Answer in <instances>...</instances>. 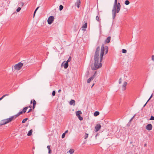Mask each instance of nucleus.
<instances>
[{"label":"nucleus","instance_id":"obj_1","mask_svg":"<svg viewBox=\"0 0 154 154\" xmlns=\"http://www.w3.org/2000/svg\"><path fill=\"white\" fill-rule=\"evenodd\" d=\"M100 51V47L98 46L96 49L94 55V66L92 65H91V68L93 70H96L102 66L101 62L99 63Z\"/></svg>","mask_w":154,"mask_h":154},{"label":"nucleus","instance_id":"obj_2","mask_svg":"<svg viewBox=\"0 0 154 154\" xmlns=\"http://www.w3.org/2000/svg\"><path fill=\"white\" fill-rule=\"evenodd\" d=\"M121 8V4L119 2L117 3V0H115L113 9L112 10V18H115L117 13L119 12Z\"/></svg>","mask_w":154,"mask_h":154},{"label":"nucleus","instance_id":"obj_3","mask_svg":"<svg viewBox=\"0 0 154 154\" xmlns=\"http://www.w3.org/2000/svg\"><path fill=\"white\" fill-rule=\"evenodd\" d=\"M108 48L107 46H104V45L103 44L101 46L100 57V62H101L103 59V57L104 55L105 52V54H106L108 52Z\"/></svg>","mask_w":154,"mask_h":154},{"label":"nucleus","instance_id":"obj_4","mask_svg":"<svg viewBox=\"0 0 154 154\" xmlns=\"http://www.w3.org/2000/svg\"><path fill=\"white\" fill-rule=\"evenodd\" d=\"M23 66V63L21 62H19L14 66V68L15 70H19Z\"/></svg>","mask_w":154,"mask_h":154},{"label":"nucleus","instance_id":"obj_5","mask_svg":"<svg viewBox=\"0 0 154 154\" xmlns=\"http://www.w3.org/2000/svg\"><path fill=\"white\" fill-rule=\"evenodd\" d=\"M54 17L53 16H50L47 20L48 23L49 24H52L54 20Z\"/></svg>","mask_w":154,"mask_h":154},{"label":"nucleus","instance_id":"obj_6","mask_svg":"<svg viewBox=\"0 0 154 154\" xmlns=\"http://www.w3.org/2000/svg\"><path fill=\"white\" fill-rule=\"evenodd\" d=\"M69 66L68 63L67 62H66V61H63L61 65V66L62 67L63 66H64V68L65 69H66Z\"/></svg>","mask_w":154,"mask_h":154},{"label":"nucleus","instance_id":"obj_7","mask_svg":"<svg viewBox=\"0 0 154 154\" xmlns=\"http://www.w3.org/2000/svg\"><path fill=\"white\" fill-rule=\"evenodd\" d=\"M152 124H149L146 125V128L148 131H150L152 129Z\"/></svg>","mask_w":154,"mask_h":154},{"label":"nucleus","instance_id":"obj_8","mask_svg":"<svg viewBox=\"0 0 154 154\" xmlns=\"http://www.w3.org/2000/svg\"><path fill=\"white\" fill-rule=\"evenodd\" d=\"M101 127V126L100 124H97L96 125L95 127V131L96 132L100 130Z\"/></svg>","mask_w":154,"mask_h":154},{"label":"nucleus","instance_id":"obj_9","mask_svg":"<svg viewBox=\"0 0 154 154\" xmlns=\"http://www.w3.org/2000/svg\"><path fill=\"white\" fill-rule=\"evenodd\" d=\"M32 100L33 101V102L32 100H31L30 104H32V103H33V106H32V109H34L35 108V105L36 104V102L34 99H33Z\"/></svg>","mask_w":154,"mask_h":154},{"label":"nucleus","instance_id":"obj_10","mask_svg":"<svg viewBox=\"0 0 154 154\" xmlns=\"http://www.w3.org/2000/svg\"><path fill=\"white\" fill-rule=\"evenodd\" d=\"M111 39L110 36H108L105 40L104 43L105 44L109 43L110 42Z\"/></svg>","mask_w":154,"mask_h":154},{"label":"nucleus","instance_id":"obj_11","mask_svg":"<svg viewBox=\"0 0 154 154\" xmlns=\"http://www.w3.org/2000/svg\"><path fill=\"white\" fill-rule=\"evenodd\" d=\"M127 83L126 82H124L122 86V89L124 91L126 89V86L127 85Z\"/></svg>","mask_w":154,"mask_h":154},{"label":"nucleus","instance_id":"obj_12","mask_svg":"<svg viewBox=\"0 0 154 154\" xmlns=\"http://www.w3.org/2000/svg\"><path fill=\"white\" fill-rule=\"evenodd\" d=\"M6 121L5 119L1 120L0 122V125H2L7 124L6 122H5Z\"/></svg>","mask_w":154,"mask_h":154},{"label":"nucleus","instance_id":"obj_13","mask_svg":"<svg viewBox=\"0 0 154 154\" xmlns=\"http://www.w3.org/2000/svg\"><path fill=\"white\" fill-rule=\"evenodd\" d=\"M81 3L80 0H77L76 4L77 7L78 8H79L80 6V4Z\"/></svg>","mask_w":154,"mask_h":154},{"label":"nucleus","instance_id":"obj_14","mask_svg":"<svg viewBox=\"0 0 154 154\" xmlns=\"http://www.w3.org/2000/svg\"><path fill=\"white\" fill-rule=\"evenodd\" d=\"M69 104L70 105L74 106L75 105V101L74 100H71L69 102Z\"/></svg>","mask_w":154,"mask_h":154},{"label":"nucleus","instance_id":"obj_15","mask_svg":"<svg viewBox=\"0 0 154 154\" xmlns=\"http://www.w3.org/2000/svg\"><path fill=\"white\" fill-rule=\"evenodd\" d=\"M82 114V112L80 110L77 111L76 112V116L78 117Z\"/></svg>","mask_w":154,"mask_h":154},{"label":"nucleus","instance_id":"obj_16","mask_svg":"<svg viewBox=\"0 0 154 154\" xmlns=\"http://www.w3.org/2000/svg\"><path fill=\"white\" fill-rule=\"evenodd\" d=\"M5 120L6 121L5 122H6L7 124L11 122L12 121L10 117L8 119H5Z\"/></svg>","mask_w":154,"mask_h":154},{"label":"nucleus","instance_id":"obj_17","mask_svg":"<svg viewBox=\"0 0 154 154\" xmlns=\"http://www.w3.org/2000/svg\"><path fill=\"white\" fill-rule=\"evenodd\" d=\"M18 116L17 115H16L11 116L10 117V118H11V120L12 121L14 120Z\"/></svg>","mask_w":154,"mask_h":154},{"label":"nucleus","instance_id":"obj_18","mask_svg":"<svg viewBox=\"0 0 154 154\" xmlns=\"http://www.w3.org/2000/svg\"><path fill=\"white\" fill-rule=\"evenodd\" d=\"M32 130L31 129L29 131L27 134L28 136H30L32 134Z\"/></svg>","mask_w":154,"mask_h":154},{"label":"nucleus","instance_id":"obj_19","mask_svg":"<svg viewBox=\"0 0 154 154\" xmlns=\"http://www.w3.org/2000/svg\"><path fill=\"white\" fill-rule=\"evenodd\" d=\"M100 114V112H99L97 111H95L94 114V116H97L98 115H99Z\"/></svg>","mask_w":154,"mask_h":154},{"label":"nucleus","instance_id":"obj_20","mask_svg":"<svg viewBox=\"0 0 154 154\" xmlns=\"http://www.w3.org/2000/svg\"><path fill=\"white\" fill-rule=\"evenodd\" d=\"M28 108H29V107H28V106H26V107H25L23 109V111H22L23 112V113H25L26 112L27 109Z\"/></svg>","mask_w":154,"mask_h":154},{"label":"nucleus","instance_id":"obj_21","mask_svg":"<svg viewBox=\"0 0 154 154\" xmlns=\"http://www.w3.org/2000/svg\"><path fill=\"white\" fill-rule=\"evenodd\" d=\"M99 16H100L99 13V12H98L97 14V15L96 17V20L98 22H100V20H99Z\"/></svg>","mask_w":154,"mask_h":154},{"label":"nucleus","instance_id":"obj_22","mask_svg":"<svg viewBox=\"0 0 154 154\" xmlns=\"http://www.w3.org/2000/svg\"><path fill=\"white\" fill-rule=\"evenodd\" d=\"M94 79L93 78V77H91L90 78H89L87 81V82L88 83H89L90 82L91 80H93Z\"/></svg>","mask_w":154,"mask_h":154},{"label":"nucleus","instance_id":"obj_23","mask_svg":"<svg viewBox=\"0 0 154 154\" xmlns=\"http://www.w3.org/2000/svg\"><path fill=\"white\" fill-rule=\"evenodd\" d=\"M87 22H86L84 25H83L82 27L84 29H86L87 28Z\"/></svg>","mask_w":154,"mask_h":154},{"label":"nucleus","instance_id":"obj_24","mask_svg":"<svg viewBox=\"0 0 154 154\" xmlns=\"http://www.w3.org/2000/svg\"><path fill=\"white\" fill-rule=\"evenodd\" d=\"M74 149H70L69 151V152L70 154H73L74 153Z\"/></svg>","mask_w":154,"mask_h":154},{"label":"nucleus","instance_id":"obj_25","mask_svg":"<svg viewBox=\"0 0 154 154\" xmlns=\"http://www.w3.org/2000/svg\"><path fill=\"white\" fill-rule=\"evenodd\" d=\"M130 4L129 1L128 0H126L125 2V4L126 5H128Z\"/></svg>","mask_w":154,"mask_h":154},{"label":"nucleus","instance_id":"obj_26","mask_svg":"<svg viewBox=\"0 0 154 154\" xmlns=\"http://www.w3.org/2000/svg\"><path fill=\"white\" fill-rule=\"evenodd\" d=\"M39 8V7H37L36 9H35V11H34V13H33V17H34V16H35V13L36 12V11H37V10H38V8Z\"/></svg>","mask_w":154,"mask_h":154},{"label":"nucleus","instance_id":"obj_27","mask_svg":"<svg viewBox=\"0 0 154 154\" xmlns=\"http://www.w3.org/2000/svg\"><path fill=\"white\" fill-rule=\"evenodd\" d=\"M28 120V118H26L24 119L22 121V123H24L25 122Z\"/></svg>","mask_w":154,"mask_h":154},{"label":"nucleus","instance_id":"obj_28","mask_svg":"<svg viewBox=\"0 0 154 154\" xmlns=\"http://www.w3.org/2000/svg\"><path fill=\"white\" fill-rule=\"evenodd\" d=\"M63 8V6L62 5H60L59 6V10L61 11L62 10Z\"/></svg>","mask_w":154,"mask_h":154},{"label":"nucleus","instance_id":"obj_29","mask_svg":"<svg viewBox=\"0 0 154 154\" xmlns=\"http://www.w3.org/2000/svg\"><path fill=\"white\" fill-rule=\"evenodd\" d=\"M79 119L80 121H82L83 120V118L81 116H79L77 117Z\"/></svg>","mask_w":154,"mask_h":154},{"label":"nucleus","instance_id":"obj_30","mask_svg":"<svg viewBox=\"0 0 154 154\" xmlns=\"http://www.w3.org/2000/svg\"><path fill=\"white\" fill-rule=\"evenodd\" d=\"M127 50L126 49H123L122 50V52L123 53L125 54L127 52Z\"/></svg>","mask_w":154,"mask_h":154},{"label":"nucleus","instance_id":"obj_31","mask_svg":"<svg viewBox=\"0 0 154 154\" xmlns=\"http://www.w3.org/2000/svg\"><path fill=\"white\" fill-rule=\"evenodd\" d=\"M23 113V112L22 111H21L20 112L18 113L17 114V116H18L19 115L22 114Z\"/></svg>","mask_w":154,"mask_h":154},{"label":"nucleus","instance_id":"obj_32","mask_svg":"<svg viewBox=\"0 0 154 154\" xmlns=\"http://www.w3.org/2000/svg\"><path fill=\"white\" fill-rule=\"evenodd\" d=\"M150 120H154V116H151L150 118L149 119Z\"/></svg>","mask_w":154,"mask_h":154},{"label":"nucleus","instance_id":"obj_33","mask_svg":"<svg viewBox=\"0 0 154 154\" xmlns=\"http://www.w3.org/2000/svg\"><path fill=\"white\" fill-rule=\"evenodd\" d=\"M88 136V134L87 133H85L84 136V138L85 139L87 138Z\"/></svg>","mask_w":154,"mask_h":154},{"label":"nucleus","instance_id":"obj_34","mask_svg":"<svg viewBox=\"0 0 154 154\" xmlns=\"http://www.w3.org/2000/svg\"><path fill=\"white\" fill-rule=\"evenodd\" d=\"M96 75H97V71H95V72H94V74L93 75L91 76L92 77H93V78L94 79V77H95L96 76Z\"/></svg>","mask_w":154,"mask_h":154},{"label":"nucleus","instance_id":"obj_35","mask_svg":"<svg viewBox=\"0 0 154 154\" xmlns=\"http://www.w3.org/2000/svg\"><path fill=\"white\" fill-rule=\"evenodd\" d=\"M56 94V92L54 90L52 91V95L53 96H55Z\"/></svg>","mask_w":154,"mask_h":154},{"label":"nucleus","instance_id":"obj_36","mask_svg":"<svg viewBox=\"0 0 154 154\" xmlns=\"http://www.w3.org/2000/svg\"><path fill=\"white\" fill-rule=\"evenodd\" d=\"M21 9V8H20V7H18V8H17V9L16 11H17V12H19V11H20V10Z\"/></svg>","mask_w":154,"mask_h":154},{"label":"nucleus","instance_id":"obj_37","mask_svg":"<svg viewBox=\"0 0 154 154\" xmlns=\"http://www.w3.org/2000/svg\"><path fill=\"white\" fill-rule=\"evenodd\" d=\"M71 56H69V57L68 59L66 61V62H67L68 63L69 62H70L71 61Z\"/></svg>","mask_w":154,"mask_h":154},{"label":"nucleus","instance_id":"obj_38","mask_svg":"<svg viewBox=\"0 0 154 154\" xmlns=\"http://www.w3.org/2000/svg\"><path fill=\"white\" fill-rule=\"evenodd\" d=\"M135 115H134L132 117V118L130 119V120L129 121V122H131V121H132V120L134 118L135 116Z\"/></svg>","mask_w":154,"mask_h":154},{"label":"nucleus","instance_id":"obj_39","mask_svg":"<svg viewBox=\"0 0 154 154\" xmlns=\"http://www.w3.org/2000/svg\"><path fill=\"white\" fill-rule=\"evenodd\" d=\"M119 84H121L122 83V78H121L119 79Z\"/></svg>","mask_w":154,"mask_h":154},{"label":"nucleus","instance_id":"obj_40","mask_svg":"<svg viewBox=\"0 0 154 154\" xmlns=\"http://www.w3.org/2000/svg\"><path fill=\"white\" fill-rule=\"evenodd\" d=\"M65 136V133H63L61 137L62 138H64Z\"/></svg>","mask_w":154,"mask_h":154},{"label":"nucleus","instance_id":"obj_41","mask_svg":"<svg viewBox=\"0 0 154 154\" xmlns=\"http://www.w3.org/2000/svg\"><path fill=\"white\" fill-rule=\"evenodd\" d=\"M32 109H31V108H30L29 110H28V111L27 112V113H29L30 112H31V111H32Z\"/></svg>","mask_w":154,"mask_h":154},{"label":"nucleus","instance_id":"obj_42","mask_svg":"<svg viewBox=\"0 0 154 154\" xmlns=\"http://www.w3.org/2000/svg\"><path fill=\"white\" fill-rule=\"evenodd\" d=\"M51 152H52V151H51V149H48V153L49 154H50L51 153Z\"/></svg>","mask_w":154,"mask_h":154},{"label":"nucleus","instance_id":"obj_43","mask_svg":"<svg viewBox=\"0 0 154 154\" xmlns=\"http://www.w3.org/2000/svg\"><path fill=\"white\" fill-rule=\"evenodd\" d=\"M50 146H51L50 145H48L47 146V148L48 149V150L51 149Z\"/></svg>","mask_w":154,"mask_h":154},{"label":"nucleus","instance_id":"obj_44","mask_svg":"<svg viewBox=\"0 0 154 154\" xmlns=\"http://www.w3.org/2000/svg\"><path fill=\"white\" fill-rule=\"evenodd\" d=\"M152 60L154 61V55H153L152 56Z\"/></svg>","mask_w":154,"mask_h":154},{"label":"nucleus","instance_id":"obj_45","mask_svg":"<svg viewBox=\"0 0 154 154\" xmlns=\"http://www.w3.org/2000/svg\"><path fill=\"white\" fill-rule=\"evenodd\" d=\"M9 95V94H5V95H4L3 96V97H4V98L6 96H8Z\"/></svg>","mask_w":154,"mask_h":154},{"label":"nucleus","instance_id":"obj_46","mask_svg":"<svg viewBox=\"0 0 154 154\" xmlns=\"http://www.w3.org/2000/svg\"><path fill=\"white\" fill-rule=\"evenodd\" d=\"M147 103H148V102L147 101L146 102V103H145V104L143 105V108L144 107H145V106H146V105L147 104Z\"/></svg>","mask_w":154,"mask_h":154},{"label":"nucleus","instance_id":"obj_47","mask_svg":"<svg viewBox=\"0 0 154 154\" xmlns=\"http://www.w3.org/2000/svg\"><path fill=\"white\" fill-rule=\"evenodd\" d=\"M68 132V130H66V131L64 133H65V134H66V133H67Z\"/></svg>","mask_w":154,"mask_h":154},{"label":"nucleus","instance_id":"obj_48","mask_svg":"<svg viewBox=\"0 0 154 154\" xmlns=\"http://www.w3.org/2000/svg\"><path fill=\"white\" fill-rule=\"evenodd\" d=\"M4 98V97L2 96V97L0 98V101L2 100Z\"/></svg>","mask_w":154,"mask_h":154},{"label":"nucleus","instance_id":"obj_49","mask_svg":"<svg viewBox=\"0 0 154 154\" xmlns=\"http://www.w3.org/2000/svg\"><path fill=\"white\" fill-rule=\"evenodd\" d=\"M151 98H150V97H149V99L147 101V102H148L151 99Z\"/></svg>","mask_w":154,"mask_h":154},{"label":"nucleus","instance_id":"obj_50","mask_svg":"<svg viewBox=\"0 0 154 154\" xmlns=\"http://www.w3.org/2000/svg\"><path fill=\"white\" fill-rule=\"evenodd\" d=\"M99 135V134H97L96 136H95V137H96H96L97 136H98Z\"/></svg>","mask_w":154,"mask_h":154},{"label":"nucleus","instance_id":"obj_51","mask_svg":"<svg viewBox=\"0 0 154 154\" xmlns=\"http://www.w3.org/2000/svg\"><path fill=\"white\" fill-rule=\"evenodd\" d=\"M153 93H152V94H151V96H150V98H152L153 96Z\"/></svg>","mask_w":154,"mask_h":154},{"label":"nucleus","instance_id":"obj_52","mask_svg":"<svg viewBox=\"0 0 154 154\" xmlns=\"http://www.w3.org/2000/svg\"><path fill=\"white\" fill-rule=\"evenodd\" d=\"M28 107H29L31 108L32 107V106L31 105H30Z\"/></svg>","mask_w":154,"mask_h":154},{"label":"nucleus","instance_id":"obj_53","mask_svg":"<svg viewBox=\"0 0 154 154\" xmlns=\"http://www.w3.org/2000/svg\"><path fill=\"white\" fill-rule=\"evenodd\" d=\"M146 146H147V144H146L145 143V144H144V146L145 147Z\"/></svg>","mask_w":154,"mask_h":154},{"label":"nucleus","instance_id":"obj_54","mask_svg":"<svg viewBox=\"0 0 154 154\" xmlns=\"http://www.w3.org/2000/svg\"><path fill=\"white\" fill-rule=\"evenodd\" d=\"M61 91V90L60 89H59V90L58 91V92H60Z\"/></svg>","mask_w":154,"mask_h":154},{"label":"nucleus","instance_id":"obj_55","mask_svg":"<svg viewBox=\"0 0 154 154\" xmlns=\"http://www.w3.org/2000/svg\"><path fill=\"white\" fill-rule=\"evenodd\" d=\"M127 126H129L130 125V124H129V123H128L127 124Z\"/></svg>","mask_w":154,"mask_h":154},{"label":"nucleus","instance_id":"obj_56","mask_svg":"<svg viewBox=\"0 0 154 154\" xmlns=\"http://www.w3.org/2000/svg\"><path fill=\"white\" fill-rule=\"evenodd\" d=\"M24 5V3H22V6H23Z\"/></svg>","mask_w":154,"mask_h":154},{"label":"nucleus","instance_id":"obj_57","mask_svg":"<svg viewBox=\"0 0 154 154\" xmlns=\"http://www.w3.org/2000/svg\"><path fill=\"white\" fill-rule=\"evenodd\" d=\"M94 84H93V85H92V86H91V88L94 85Z\"/></svg>","mask_w":154,"mask_h":154},{"label":"nucleus","instance_id":"obj_58","mask_svg":"<svg viewBox=\"0 0 154 154\" xmlns=\"http://www.w3.org/2000/svg\"><path fill=\"white\" fill-rule=\"evenodd\" d=\"M132 143V142H130L131 144Z\"/></svg>","mask_w":154,"mask_h":154}]
</instances>
